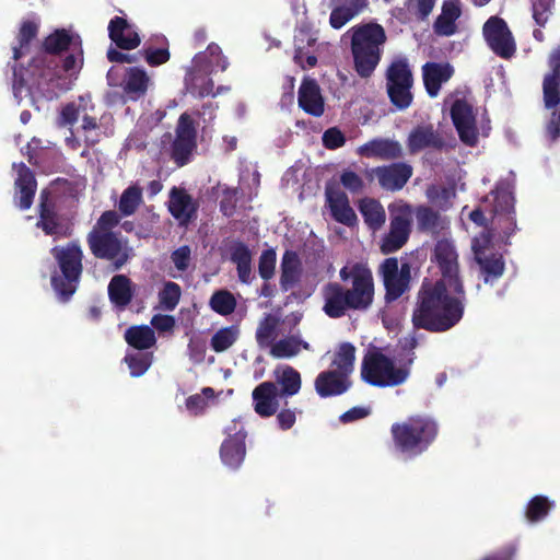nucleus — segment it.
Returning <instances> with one entry per match:
<instances>
[{"label":"nucleus","instance_id":"obj_1","mask_svg":"<svg viewBox=\"0 0 560 560\" xmlns=\"http://www.w3.org/2000/svg\"><path fill=\"white\" fill-rule=\"evenodd\" d=\"M458 255L452 241L442 238L434 248V259L442 278L424 281L419 292L412 322L416 327L444 331L458 323L464 313L465 292L458 277Z\"/></svg>","mask_w":560,"mask_h":560},{"label":"nucleus","instance_id":"obj_2","mask_svg":"<svg viewBox=\"0 0 560 560\" xmlns=\"http://www.w3.org/2000/svg\"><path fill=\"white\" fill-rule=\"evenodd\" d=\"M384 28L378 24H365L353 28L351 50L354 69L361 78H369L381 60V46L385 43Z\"/></svg>","mask_w":560,"mask_h":560},{"label":"nucleus","instance_id":"obj_3","mask_svg":"<svg viewBox=\"0 0 560 560\" xmlns=\"http://www.w3.org/2000/svg\"><path fill=\"white\" fill-rule=\"evenodd\" d=\"M226 68L228 60L222 55L221 48L215 44H210L205 51L197 54L192 59L185 78L186 89L199 97L214 95L210 74L224 71Z\"/></svg>","mask_w":560,"mask_h":560},{"label":"nucleus","instance_id":"obj_4","mask_svg":"<svg viewBox=\"0 0 560 560\" xmlns=\"http://www.w3.org/2000/svg\"><path fill=\"white\" fill-rule=\"evenodd\" d=\"M436 433L435 421L423 416L410 417L392 425L395 446L408 455L422 453L435 439Z\"/></svg>","mask_w":560,"mask_h":560},{"label":"nucleus","instance_id":"obj_5","mask_svg":"<svg viewBox=\"0 0 560 560\" xmlns=\"http://www.w3.org/2000/svg\"><path fill=\"white\" fill-rule=\"evenodd\" d=\"M59 271L51 276V285L61 300H68L77 290L82 271V250L75 243L54 247Z\"/></svg>","mask_w":560,"mask_h":560},{"label":"nucleus","instance_id":"obj_6","mask_svg":"<svg viewBox=\"0 0 560 560\" xmlns=\"http://www.w3.org/2000/svg\"><path fill=\"white\" fill-rule=\"evenodd\" d=\"M90 95L80 96L78 101L71 102L62 107L59 116V124L62 126L72 125L79 117H82V125L67 137V144L71 149L80 147V139L83 138L88 144H94L100 140L101 131L95 118L90 116L93 110Z\"/></svg>","mask_w":560,"mask_h":560},{"label":"nucleus","instance_id":"obj_7","mask_svg":"<svg viewBox=\"0 0 560 560\" xmlns=\"http://www.w3.org/2000/svg\"><path fill=\"white\" fill-rule=\"evenodd\" d=\"M362 377L375 386H397L409 375V370L377 350L369 351L362 364Z\"/></svg>","mask_w":560,"mask_h":560},{"label":"nucleus","instance_id":"obj_8","mask_svg":"<svg viewBox=\"0 0 560 560\" xmlns=\"http://www.w3.org/2000/svg\"><path fill=\"white\" fill-rule=\"evenodd\" d=\"M339 276L342 281L351 283V288L345 291L350 308H368L374 295L373 277L368 266L361 261H348Z\"/></svg>","mask_w":560,"mask_h":560},{"label":"nucleus","instance_id":"obj_9","mask_svg":"<svg viewBox=\"0 0 560 560\" xmlns=\"http://www.w3.org/2000/svg\"><path fill=\"white\" fill-rule=\"evenodd\" d=\"M451 117L459 139L467 145H476L480 136L486 137L489 133L488 118L483 114L478 118L477 110L465 97L452 101Z\"/></svg>","mask_w":560,"mask_h":560},{"label":"nucleus","instance_id":"obj_10","mask_svg":"<svg viewBox=\"0 0 560 560\" xmlns=\"http://www.w3.org/2000/svg\"><path fill=\"white\" fill-rule=\"evenodd\" d=\"M390 224L389 232L383 237L381 250L389 254L401 248L410 234L412 210L409 205L398 200L389 206Z\"/></svg>","mask_w":560,"mask_h":560},{"label":"nucleus","instance_id":"obj_11","mask_svg":"<svg viewBox=\"0 0 560 560\" xmlns=\"http://www.w3.org/2000/svg\"><path fill=\"white\" fill-rule=\"evenodd\" d=\"M412 74L405 59H395L387 70V91L392 103L399 109H405L412 102L410 89Z\"/></svg>","mask_w":560,"mask_h":560},{"label":"nucleus","instance_id":"obj_12","mask_svg":"<svg viewBox=\"0 0 560 560\" xmlns=\"http://www.w3.org/2000/svg\"><path fill=\"white\" fill-rule=\"evenodd\" d=\"M471 249L483 275L485 282H490L503 275V258L493 249L488 232H481L479 236L472 240Z\"/></svg>","mask_w":560,"mask_h":560},{"label":"nucleus","instance_id":"obj_13","mask_svg":"<svg viewBox=\"0 0 560 560\" xmlns=\"http://www.w3.org/2000/svg\"><path fill=\"white\" fill-rule=\"evenodd\" d=\"M196 120L190 113H184L179 116L175 130L172 156L179 165H184L197 148Z\"/></svg>","mask_w":560,"mask_h":560},{"label":"nucleus","instance_id":"obj_14","mask_svg":"<svg viewBox=\"0 0 560 560\" xmlns=\"http://www.w3.org/2000/svg\"><path fill=\"white\" fill-rule=\"evenodd\" d=\"M513 180L506 178L501 180L497 188L486 198L487 202L493 203V212L499 215V225L510 234L515 229V218L513 215L514 197L512 192Z\"/></svg>","mask_w":560,"mask_h":560},{"label":"nucleus","instance_id":"obj_15","mask_svg":"<svg viewBox=\"0 0 560 560\" xmlns=\"http://www.w3.org/2000/svg\"><path fill=\"white\" fill-rule=\"evenodd\" d=\"M91 252L98 258L112 261L116 268L122 266L128 259L126 245L113 233L91 232L88 236Z\"/></svg>","mask_w":560,"mask_h":560},{"label":"nucleus","instance_id":"obj_16","mask_svg":"<svg viewBox=\"0 0 560 560\" xmlns=\"http://www.w3.org/2000/svg\"><path fill=\"white\" fill-rule=\"evenodd\" d=\"M483 36L491 50L498 56L510 58L515 52V42L502 19L490 18L483 26Z\"/></svg>","mask_w":560,"mask_h":560},{"label":"nucleus","instance_id":"obj_17","mask_svg":"<svg viewBox=\"0 0 560 560\" xmlns=\"http://www.w3.org/2000/svg\"><path fill=\"white\" fill-rule=\"evenodd\" d=\"M226 439L221 446V458L225 466L237 468L245 457V438L244 427L238 420H233L225 428Z\"/></svg>","mask_w":560,"mask_h":560},{"label":"nucleus","instance_id":"obj_18","mask_svg":"<svg viewBox=\"0 0 560 560\" xmlns=\"http://www.w3.org/2000/svg\"><path fill=\"white\" fill-rule=\"evenodd\" d=\"M383 282L386 288L388 299L399 298L408 288L410 280V266L398 265L397 258H387L381 266Z\"/></svg>","mask_w":560,"mask_h":560},{"label":"nucleus","instance_id":"obj_19","mask_svg":"<svg viewBox=\"0 0 560 560\" xmlns=\"http://www.w3.org/2000/svg\"><path fill=\"white\" fill-rule=\"evenodd\" d=\"M412 174V168L404 163L372 168L369 175L376 178L386 190H398L404 187Z\"/></svg>","mask_w":560,"mask_h":560},{"label":"nucleus","instance_id":"obj_20","mask_svg":"<svg viewBox=\"0 0 560 560\" xmlns=\"http://www.w3.org/2000/svg\"><path fill=\"white\" fill-rule=\"evenodd\" d=\"M13 170L16 173L14 202L22 210H26L33 203L37 187L36 180L31 170L24 164H14Z\"/></svg>","mask_w":560,"mask_h":560},{"label":"nucleus","instance_id":"obj_21","mask_svg":"<svg viewBox=\"0 0 560 560\" xmlns=\"http://www.w3.org/2000/svg\"><path fill=\"white\" fill-rule=\"evenodd\" d=\"M282 398L277 385L271 382H264L253 390L254 409L261 417L272 416Z\"/></svg>","mask_w":560,"mask_h":560},{"label":"nucleus","instance_id":"obj_22","mask_svg":"<svg viewBox=\"0 0 560 560\" xmlns=\"http://www.w3.org/2000/svg\"><path fill=\"white\" fill-rule=\"evenodd\" d=\"M108 34L109 38L121 49H135L141 43L137 27L121 16L110 20Z\"/></svg>","mask_w":560,"mask_h":560},{"label":"nucleus","instance_id":"obj_23","mask_svg":"<svg viewBox=\"0 0 560 560\" xmlns=\"http://www.w3.org/2000/svg\"><path fill=\"white\" fill-rule=\"evenodd\" d=\"M349 387V376L334 369L319 373L315 380V388L320 397L341 395Z\"/></svg>","mask_w":560,"mask_h":560},{"label":"nucleus","instance_id":"obj_24","mask_svg":"<svg viewBox=\"0 0 560 560\" xmlns=\"http://www.w3.org/2000/svg\"><path fill=\"white\" fill-rule=\"evenodd\" d=\"M453 73L454 69L448 62H427L422 67V75L428 94L435 97L441 85L447 82Z\"/></svg>","mask_w":560,"mask_h":560},{"label":"nucleus","instance_id":"obj_25","mask_svg":"<svg viewBox=\"0 0 560 560\" xmlns=\"http://www.w3.org/2000/svg\"><path fill=\"white\" fill-rule=\"evenodd\" d=\"M326 198L332 217L347 225L355 223L357 215L349 205L347 195L334 186L326 187Z\"/></svg>","mask_w":560,"mask_h":560},{"label":"nucleus","instance_id":"obj_26","mask_svg":"<svg viewBox=\"0 0 560 560\" xmlns=\"http://www.w3.org/2000/svg\"><path fill=\"white\" fill-rule=\"evenodd\" d=\"M299 105L303 110L316 117L324 113V98L314 80L305 79L302 82L299 90Z\"/></svg>","mask_w":560,"mask_h":560},{"label":"nucleus","instance_id":"obj_27","mask_svg":"<svg viewBox=\"0 0 560 560\" xmlns=\"http://www.w3.org/2000/svg\"><path fill=\"white\" fill-rule=\"evenodd\" d=\"M552 73L544 80V101L547 108L560 103V49L555 50L549 58Z\"/></svg>","mask_w":560,"mask_h":560},{"label":"nucleus","instance_id":"obj_28","mask_svg":"<svg viewBox=\"0 0 560 560\" xmlns=\"http://www.w3.org/2000/svg\"><path fill=\"white\" fill-rule=\"evenodd\" d=\"M357 152L364 158L390 160L401 154V147L397 141L390 139H374L359 147Z\"/></svg>","mask_w":560,"mask_h":560},{"label":"nucleus","instance_id":"obj_29","mask_svg":"<svg viewBox=\"0 0 560 560\" xmlns=\"http://www.w3.org/2000/svg\"><path fill=\"white\" fill-rule=\"evenodd\" d=\"M324 312L332 318L340 317L350 307L345 290L338 283H328L323 288Z\"/></svg>","mask_w":560,"mask_h":560},{"label":"nucleus","instance_id":"obj_30","mask_svg":"<svg viewBox=\"0 0 560 560\" xmlns=\"http://www.w3.org/2000/svg\"><path fill=\"white\" fill-rule=\"evenodd\" d=\"M48 198L49 192L43 190L40 192L39 221L37 222V226L42 228L47 235L56 237L66 236L68 234V228L59 222L52 208L48 205Z\"/></svg>","mask_w":560,"mask_h":560},{"label":"nucleus","instance_id":"obj_31","mask_svg":"<svg viewBox=\"0 0 560 560\" xmlns=\"http://www.w3.org/2000/svg\"><path fill=\"white\" fill-rule=\"evenodd\" d=\"M302 350H311L310 343L299 334H292L275 341L269 349V354L276 359H291L299 355Z\"/></svg>","mask_w":560,"mask_h":560},{"label":"nucleus","instance_id":"obj_32","mask_svg":"<svg viewBox=\"0 0 560 560\" xmlns=\"http://www.w3.org/2000/svg\"><path fill=\"white\" fill-rule=\"evenodd\" d=\"M284 320L277 314H267L259 322L256 340L261 348H269L277 341V337L284 331Z\"/></svg>","mask_w":560,"mask_h":560},{"label":"nucleus","instance_id":"obj_33","mask_svg":"<svg viewBox=\"0 0 560 560\" xmlns=\"http://www.w3.org/2000/svg\"><path fill=\"white\" fill-rule=\"evenodd\" d=\"M341 3L332 9L329 18L331 27L339 30L349 21L362 13L368 7V0H340Z\"/></svg>","mask_w":560,"mask_h":560},{"label":"nucleus","instance_id":"obj_34","mask_svg":"<svg viewBox=\"0 0 560 560\" xmlns=\"http://www.w3.org/2000/svg\"><path fill=\"white\" fill-rule=\"evenodd\" d=\"M168 209L182 224L188 222L196 211V205L186 191L173 188L170 195Z\"/></svg>","mask_w":560,"mask_h":560},{"label":"nucleus","instance_id":"obj_35","mask_svg":"<svg viewBox=\"0 0 560 560\" xmlns=\"http://www.w3.org/2000/svg\"><path fill=\"white\" fill-rule=\"evenodd\" d=\"M444 141L432 126H420L410 132L408 147L411 152H419L427 148H442Z\"/></svg>","mask_w":560,"mask_h":560},{"label":"nucleus","instance_id":"obj_36","mask_svg":"<svg viewBox=\"0 0 560 560\" xmlns=\"http://www.w3.org/2000/svg\"><path fill=\"white\" fill-rule=\"evenodd\" d=\"M80 37L70 30H56L45 38L44 47L47 52L59 54L66 49L80 46Z\"/></svg>","mask_w":560,"mask_h":560},{"label":"nucleus","instance_id":"obj_37","mask_svg":"<svg viewBox=\"0 0 560 560\" xmlns=\"http://www.w3.org/2000/svg\"><path fill=\"white\" fill-rule=\"evenodd\" d=\"M417 223L420 230L433 234L443 232L450 228V221L445 217L427 207H420L416 211Z\"/></svg>","mask_w":560,"mask_h":560},{"label":"nucleus","instance_id":"obj_38","mask_svg":"<svg viewBox=\"0 0 560 560\" xmlns=\"http://www.w3.org/2000/svg\"><path fill=\"white\" fill-rule=\"evenodd\" d=\"M275 378L277 384L281 386L279 392L283 397L293 396L301 388L300 373L289 365L278 366L275 370Z\"/></svg>","mask_w":560,"mask_h":560},{"label":"nucleus","instance_id":"obj_39","mask_svg":"<svg viewBox=\"0 0 560 560\" xmlns=\"http://www.w3.org/2000/svg\"><path fill=\"white\" fill-rule=\"evenodd\" d=\"M359 211L365 223L372 230H378L386 221V213L380 201L373 198H363L359 202Z\"/></svg>","mask_w":560,"mask_h":560},{"label":"nucleus","instance_id":"obj_40","mask_svg":"<svg viewBox=\"0 0 560 560\" xmlns=\"http://www.w3.org/2000/svg\"><path fill=\"white\" fill-rule=\"evenodd\" d=\"M301 261L293 252H287L281 261V279L280 284L283 290L291 289L300 279Z\"/></svg>","mask_w":560,"mask_h":560},{"label":"nucleus","instance_id":"obj_41","mask_svg":"<svg viewBox=\"0 0 560 560\" xmlns=\"http://www.w3.org/2000/svg\"><path fill=\"white\" fill-rule=\"evenodd\" d=\"M355 361V348L348 342L341 343L335 350L331 360V369L350 376Z\"/></svg>","mask_w":560,"mask_h":560},{"label":"nucleus","instance_id":"obj_42","mask_svg":"<svg viewBox=\"0 0 560 560\" xmlns=\"http://www.w3.org/2000/svg\"><path fill=\"white\" fill-rule=\"evenodd\" d=\"M222 394L223 392L215 394L213 388L205 387L200 393L191 395L186 399V408L195 416L201 415L209 406L214 405Z\"/></svg>","mask_w":560,"mask_h":560},{"label":"nucleus","instance_id":"obj_43","mask_svg":"<svg viewBox=\"0 0 560 560\" xmlns=\"http://www.w3.org/2000/svg\"><path fill=\"white\" fill-rule=\"evenodd\" d=\"M108 294L115 305H127L132 296L129 279L121 275L115 276L109 282Z\"/></svg>","mask_w":560,"mask_h":560},{"label":"nucleus","instance_id":"obj_44","mask_svg":"<svg viewBox=\"0 0 560 560\" xmlns=\"http://www.w3.org/2000/svg\"><path fill=\"white\" fill-rule=\"evenodd\" d=\"M126 341L133 348L149 349L155 343L154 331L149 326H133L125 332Z\"/></svg>","mask_w":560,"mask_h":560},{"label":"nucleus","instance_id":"obj_45","mask_svg":"<svg viewBox=\"0 0 560 560\" xmlns=\"http://www.w3.org/2000/svg\"><path fill=\"white\" fill-rule=\"evenodd\" d=\"M240 337L237 326H229L219 329L211 338V348L215 352H223L230 349Z\"/></svg>","mask_w":560,"mask_h":560},{"label":"nucleus","instance_id":"obj_46","mask_svg":"<svg viewBox=\"0 0 560 560\" xmlns=\"http://www.w3.org/2000/svg\"><path fill=\"white\" fill-rule=\"evenodd\" d=\"M150 78L147 72L139 68H130L127 73L125 90L131 94H144L148 90Z\"/></svg>","mask_w":560,"mask_h":560},{"label":"nucleus","instance_id":"obj_47","mask_svg":"<svg viewBox=\"0 0 560 560\" xmlns=\"http://www.w3.org/2000/svg\"><path fill=\"white\" fill-rule=\"evenodd\" d=\"M38 27H39V22L35 19H27L22 22L20 31H19V35H18L20 46L13 48L14 59H19L20 57L23 56V54H24L23 49L27 46L30 40L35 38V36L37 35V32H38Z\"/></svg>","mask_w":560,"mask_h":560},{"label":"nucleus","instance_id":"obj_48","mask_svg":"<svg viewBox=\"0 0 560 560\" xmlns=\"http://www.w3.org/2000/svg\"><path fill=\"white\" fill-rule=\"evenodd\" d=\"M552 505L548 498L536 495L527 504L526 518L530 523L539 522L547 516Z\"/></svg>","mask_w":560,"mask_h":560},{"label":"nucleus","instance_id":"obj_49","mask_svg":"<svg viewBox=\"0 0 560 560\" xmlns=\"http://www.w3.org/2000/svg\"><path fill=\"white\" fill-rule=\"evenodd\" d=\"M210 306L215 313L225 316L235 310L236 301L232 293L221 290L211 296Z\"/></svg>","mask_w":560,"mask_h":560},{"label":"nucleus","instance_id":"obj_50","mask_svg":"<svg viewBox=\"0 0 560 560\" xmlns=\"http://www.w3.org/2000/svg\"><path fill=\"white\" fill-rule=\"evenodd\" d=\"M142 200L141 189L137 186L127 188L120 198L119 210L124 215L132 214Z\"/></svg>","mask_w":560,"mask_h":560},{"label":"nucleus","instance_id":"obj_51","mask_svg":"<svg viewBox=\"0 0 560 560\" xmlns=\"http://www.w3.org/2000/svg\"><path fill=\"white\" fill-rule=\"evenodd\" d=\"M125 361L133 377L143 375L152 363L151 355L147 353H128Z\"/></svg>","mask_w":560,"mask_h":560},{"label":"nucleus","instance_id":"obj_52","mask_svg":"<svg viewBox=\"0 0 560 560\" xmlns=\"http://www.w3.org/2000/svg\"><path fill=\"white\" fill-rule=\"evenodd\" d=\"M162 308L172 311L176 307L180 298V288L174 282H166L159 293Z\"/></svg>","mask_w":560,"mask_h":560},{"label":"nucleus","instance_id":"obj_53","mask_svg":"<svg viewBox=\"0 0 560 560\" xmlns=\"http://www.w3.org/2000/svg\"><path fill=\"white\" fill-rule=\"evenodd\" d=\"M83 66V51L82 47L77 46L71 49V54L63 60V71L68 73L70 78L75 79L77 74Z\"/></svg>","mask_w":560,"mask_h":560},{"label":"nucleus","instance_id":"obj_54","mask_svg":"<svg viewBox=\"0 0 560 560\" xmlns=\"http://www.w3.org/2000/svg\"><path fill=\"white\" fill-rule=\"evenodd\" d=\"M553 7V0H532L533 18L535 22L544 26L549 20Z\"/></svg>","mask_w":560,"mask_h":560},{"label":"nucleus","instance_id":"obj_55","mask_svg":"<svg viewBox=\"0 0 560 560\" xmlns=\"http://www.w3.org/2000/svg\"><path fill=\"white\" fill-rule=\"evenodd\" d=\"M276 267V253L272 249L265 250L259 259V273L264 279L272 277Z\"/></svg>","mask_w":560,"mask_h":560},{"label":"nucleus","instance_id":"obj_56","mask_svg":"<svg viewBox=\"0 0 560 560\" xmlns=\"http://www.w3.org/2000/svg\"><path fill=\"white\" fill-rule=\"evenodd\" d=\"M340 183L350 192H360L364 187L363 179L355 172L350 170L341 173Z\"/></svg>","mask_w":560,"mask_h":560},{"label":"nucleus","instance_id":"obj_57","mask_svg":"<svg viewBox=\"0 0 560 560\" xmlns=\"http://www.w3.org/2000/svg\"><path fill=\"white\" fill-rule=\"evenodd\" d=\"M118 220L116 212L107 211L102 214L91 232H97L98 235L103 233H110V230L118 223Z\"/></svg>","mask_w":560,"mask_h":560},{"label":"nucleus","instance_id":"obj_58","mask_svg":"<svg viewBox=\"0 0 560 560\" xmlns=\"http://www.w3.org/2000/svg\"><path fill=\"white\" fill-rule=\"evenodd\" d=\"M144 57L150 66H160L168 61L170 51L167 47L163 48H147L144 50Z\"/></svg>","mask_w":560,"mask_h":560},{"label":"nucleus","instance_id":"obj_59","mask_svg":"<svg viewBox=\"0 0 560 560\" xmlns=\"http://www.w3.org/2000/svg\"><path fill=\"white\" fill-rule=\"evenodd\" d=\"M220 190L222 192L221 210L225 215H231L236 205L237 190L228 187H220Z\"/></svg>","mask_w":560,"mask_h":560},{"label":"nucleus","instance_id":"obj_60","mask_svg":"<svg viewBox=\"0 0 560 560\" xmlns=\"http://www.w3.org/2000/svg\"><path fill=\"white\" fill-rule=\"evenodd\" d=\"M323 143L328 149H337L343 145L345 137L337 128H329L323 135Z\"/></svg>","mask_w":560,"mask_h":560},{"label":"nucleus","instance_id":"obj_61","mask_svg":"<svg viewBox=\"0 0 560 560\" xmlns=\"http://www.w3.org/2000/svg\"><path fill=\"white\" fill-rule=\"evenodd\" d=\"M190 248L188 246H182L172 254V260L175 267L184 271L187 269L190 262Z\"/></svg>","mask_w":560,"mask_h":560},{"label":"nucleus","instance_id":"obj_62","mask_svg":"<svg viewBox=\"0 0 560 560\" xmlns=\"http://www.w3.org/2000/svg\"><path fill=\"white\" fill-rule=\"evenodd\" d=\"M457 19L440 15L434 24L435 31L440 35H452L455 32V21Z\"/></svg>","mask_w":560,"mask_h":560},{"label":"nucleus","instance_id":"obj_63","mask_svg":"<svg viewBox=\"0 0 560 560\" xmlns=\"http://www.w3.org/2000/svg\"><path fill=\"white\" fill-rule=\"evenodd\" d=\"M151 324L156 330L161 332H168L175 327V318L171 315L158 314L153 316Z\"/></svg>","mask_w":560,"mask_h":560},{"label":"nucleus","instance_id":"obj_64","mask_svg":"<svg viewBox=\"0 0 560 560\" xmlns=\"http://www.w3.org/2000/svg\"><path fill=\"white\" fill-rule=\"evenodd\" d=\"M370 415V409L365 407H354L340 416L343 423L353 422L363 419Z\"/></svg>","mask_w":560,"mask_h":560}]
</instances>
